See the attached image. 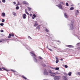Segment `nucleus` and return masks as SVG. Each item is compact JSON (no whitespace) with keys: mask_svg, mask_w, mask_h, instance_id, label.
Listing matches in <instances>:
<instances>
[{"mask_svg":"<svg viewBox=\"0 0 80 80\" xmlns=\"http://www.w3.org/2000/svg\"><path fill=\"white\" fill-rule=\"evenodd\" d=\"M11 36H12V37H14V34H12V35H11Z\"/></svg>","mask_w":80,"mask_h":80,"instance_id":"49","label":"nucleus"},{"mask_svg":"<svg viewBox=\"0 0 80 80\" xmlns=\"http://www.w3.org/2000/svg\"><path fill=\"white\" fill-rule=\"evenodd\" d=\"M49 73H50V74L51 73H52V71H51L50 70H49Z\"/></svg>","mask_w":80,"mask_h":80,"instance_id":"39","label":"nucleus"},{"mask_svg":"<svg viewBox=\"0 0 80 80\" xmlns=\"http://www.w3.org/2000/svg\"><path fill=\"white\" fill-rule=\"evenodd\" d=\"M28 9L29 10V11H30L31 10H32V8H28Z\"/></svg>","mask_w":80,"mask_h":80,"instance_id":"37","label":"nucleus"},{"mask_svg":"<svg viewBox=\"0 0 80 80\" xmlns=\"http://www.w3.org/2000/svg\"><path fill=\"white\" fill-rule=\"evenodd\" d=\"M71 75H72V72H69L68 73V75H69V76H71Z\"/></svg>","mask_w":80,"mask_h":80,"instance_id":"22","label":"nucleus"},{"mask_svg":"<svg viewBox=\"0 0 80 80\" xmlns=\"http://www.w3.org/2000/svg\"><path fill=\"white\" fill-rule=\"evenodd\" d=\"M55 73H51L50 74V75L51 76H52V77H55Z\"/></svg>","mask_w":80,"mask_h":80,"instance_id":"8","label":"nucleus"},{"mask_svg":"<svg viewBox=\"0 0 80 80\" xmlns=\"http://www.w3.org/2000/svg\"><path fill=\"white\" fill-rule=\"evenodd\" d=\"M71 7H72V6H73V5H71Z\"/></svg>","mask_w":80,"mask_h":80,"instance_id":"59","label":"nucleus"},{"mask_svg":"<svg viewBox=\"0 0 80 80\" xmlns=\"http://www.w3.org/2000/svg\"><path fill=\"white\" fill-rule=\"evenodd\" d=\"M77 45L79 47L80 46V42L78 43L77 44Z\"/></svg>","mask_w":80,"mask_h":80,"instance_id":"30","label":"nucleus"},{"mask_svg":"<svg viewBox=\"0 0 80 80\" xmlns=\"http://www.w3.org/2000/svg\"><path fill=\"white\" fill-rule=\"evenodd\" d=\"M79 14V11L78 10H77L76 11L75 14V15H78Z\"/></svg>","mask_w":80,"mask_h":80,"instance_id":"7","label":"nucleus"},{"mask_svg":"<svg viewBox=\"0 0 80 80\" xmlns=\"http://www.w3.org/2000/svg\"><path fill=\"white\" fill-rule=\"evenodd\" d=\"M30 17H32V14H30Z\"/></svg>","mask_w":80,"mask_h":80,"instance_id":"48","label":"nucleus"},{"mask_svg":"<svg viewBox=\"0 0 80 80\" xmlns=\"http://www.w3.org/2000/svg\"><path fill=\"white\" fill-rule=\"evenodd\" d=\"M0 20H1V19H0Z\"/></svg>","mask_w":80,"mask_h":80,"instance_id":"62","label":"nucleus"},{"mask_svg":"<svg viewBox=\"0 0 80 80\" xmlns=\"http://www.w3.org/2000/svg\"><path fill=\"white\" fill-rule=\"evenodd\" d=\"M18 3H19V2L18 1Z\"/></svg>","mask_w":80,"mask_h":80,"instance_id":"57","label":"nucleus"},{"mask_svg":"<svg viewBox=\"0 0 80 80\" xmlns=\"http://www.w3.org/2000/svg\"><path fill=\"white\" fill-rule=\"evenodd\" d=\"M66 46L68 47L69 48H73V47H74L72 45H67Z\"/></svg>","mask_w":80,"mask_h":80,"instance_id":"10","label":"nucleus"},{"mask_svg":"<svg viewBox=\"0 0 80 80\" xmlns=\"http://www.w3.org/2000/svg\"><path fill=\"white\" fill-rule=\"evenodd\" d=\"M18 5H20V4H19V3L18 4Z\"/></svg>","mask_w":80,"mask_h":80,"instance_id":"58","label":"nucleus"},{"mask_svg":"<svg viewBox=\"0 0 80 80\" xmlns=\"http://www.w3.org/2000/svg\"><path fill=\"white\" fill-rule=\"evenodd\" d=\"M46 48H48H48H48V46H47L46 47Z\"/></svg>","mask_w":80,"mask_h":80,"instance_id":"52","label":"nucleus"},{"mask_svg":"<svg viewBox=\"0 0 80 80\" xmlns=\"http://www.w3.org/2000/svg\"><path fill=\"white\" fill-rule=\"evenodd\" d=\"M2 70V68H0V71H1Z\"/></svg>","mask_w":80,"mask_h":80,"instance_id":"50","label":"nucleus"},{"mask_svg":"<svg viewBox=\"0 0 80 80\" xmlns=\"http://www.w3.org/2000/svg\"><path fill=\"white\" fill-rule=\"evenodd\" d=\"M45 31H46V32H49V30H48L47 29H45Z\"/></svg>","mask_w":80,"mask_h":80,"instance_id":"24","label":"nucleus"},{"mask_svg":"<svg viewBox=\"0 0 80 80\" xmlns=\"http://www.w3.org/2000/svg\"><path fill=\"white\" fill-rule=\"evenodd\" d=\"M0 32H3V30H1V31H0Z\"/></svg>","mask_w":80,"mask_h":80,"instance_id":"45","label":"nucleus"},{"mask_svg":"<svg viewBox=\"0 0 80 80\" xmlns=\"http://www.w3.org/2000/svg\"><path fill=\"white\" fill-rule=\"evenodd\" d=\"M38 24L37 23H35L34 25V27H36L37 26H38Z\"/></svg>","mask_w":80,"mask_h":80,"instance_id":"17","label":"nucleus"},{"mask_svg":"<svg viewBox=\"0 0 80 80\" xmlns=\"http://www.w3.org/2000/svg\"><path fill=\"white\" fill-rule=\"evenodd\" d=\"M62 78L64 80H68L67 78V77H65V76H63L62 77Z\"/></svg>","mask_w":80,"mask_h":80,"instance_id":"9","label":"nucleus"},{"mask_svg":"<svg viewBox=\"0 0 80 80\" xmlns=\"http://www.w3.org/2000/svg\"><path fill=\"white\" fill-rule=\"evenodd\" d=\"M2 17H5V13L4 12H2Z\"/></svg>","mask_w":80,"mask_h":80,"instance_id":"13","label":"nucleus"},{"mask_svg":"<svg viewBox=\"0 0 80 80\" xmlns=\"http://www.w3.org/2000/svg\"><path fill=\"white\" fill-rule=\"evenodd\" d=\"M48 49L49 50H50V51H51V52H52V51H53V50H52V49L48 48Z\"/></svg>","mask_w":80,"mask_h":80,"instance_id":"42","label":"nucleus"},{"mask_svg":"<svg viewBox=\"0 0 80 80\" xmlns=\"http://www.w3.org/2000/svg\"><path fill=\"white\" fill-rule=\"evenodd\" d=\"M54 70H59V68H55Z\"/></svg>","mask_w":80,"mask_h":80,"instance_id":"18","label":"nucleus"},{"mask_svg":"<svg viewBox=\"0 0 80 80\" xmlns=\"http://www.w3.org/2000/svg\"><path fill=\"white\" fill-rule=\"evenodd\" d=\"M2 22H5V19H2Z\"/></svg>","mask_w":80,"mask_h":80,"instance_id":"38","label":"nucleus"},{"mask_svg":"<svg viewBox=\"0 0 80 80\" xmlns=\"http://www.w3.org/2000/svg\"><path fill=\"white\" fill-rule=\"evenodd\" d=\"M54 78L55 80H59L60 79V77L59 76H55L54 77Z\"/></svg>","mask_w":80,"mask_h":80,"instance_id":"6","label":"nucleus"},{"mask_svg":"<svg viewBox=\"0 0 80 80\" xmlns=\"http://www.w3.org/2000/svg\"><path fill=\"white\" fill-rule=\"evenodd\" d=\"M12 14L14 16H16V14L15 12H12Z\"/></svg>","mask_w":80,"mask_h":80,"instance_id":"26","label":"nucleus"},{"mask_svg":"<svg viewBox=\"0 0 80 80\" xmlns=\"http://www.w3.org/2000/svg\"><path fill=\"white\" fill-rule=\"evenodd\" d=\"M76 74L77 75H79L80 76V72H78L76 73Z\"/></svg>","mask_w":80,"mask_h":80,"instance_id":"19","label":"nucleus"},{"mask_svg":"<svg viewBox=\"0 0 80 80\" xmlns=\"http://www.w3.org/2000/svg\"><path fill=\"white\" fill-rule=\"evenodd\" d=\"M33 17H32V19H34L36 17V15L35 14H33Z\"/></svg>","mask_w":80,"mask_h":80,"instance_id":"12","label":"nucleus"},{"mask_svg":"<svg viewBox=\"0 0 80 80\" xmlns=\"http://www.w3.org/2000/svg\"><path fill=\"white\" fill-rule=\"evenodd\" d=\"M61 3H62V4H63V2H61Z\"/></svg>","mask_w":80,"mask_h":80,"instance_id":"55","label":"nucleus"},{"mask_svg":"<svg viewBox=\"0 0 80 80\" xmlns=\"http://www.w3.org/2000/svg\"><path fill=\"white\" fill-rule=\"evenodd\" d=\"M40 25H39L37 28V29H38L39 30L40 28Z\"/></svg>","mask_w":80,"mask_h":80,"instance_id":"15","label":"nucleus"},{"mask_svg":"<svg viewBox=\"0 0 80 80\" xmlns=\"http://www.w3.org/2000/svg\"><path fill=\"white\" fill-rule=\"evenodd\" d=\"M2 2H3V3H5L6 1H5V0H2Z\"/></svg>","mask_w":80,"mask_h":80,"instance_id":"32","label":"nucleus"},{"mask_svg":"<svg viewBox=\"0 0 80 80\" xmlns=\"http://www.w3.org/2000/svg\"><path fill=\"white\" fill-rule=\"evenodd\" d=\"M27 18V15L25 14L22 15V18L23 19H25Z\"/></svg>","mask_w":80,"mask_h":80,"instance_id":"5","label":"nucleus"},{"mask_svg":"<svg viewBox=\"0 0 80 80\" xmlns=\"http://www.w3.org/2000/svg\"><path fill=\"white\" fill-rule=\"evenodd\" d=\"M30 53L31 55L33 57V60L34 62H35V63H38V61L37 60V59H36V55H35L34 52L33 51H31Z\"/></svg>","mask_w":80,"mask_h":80,"instance_id":"1","label":"nucleus"},{"mask_svg":"<svg viewBox=\"0 0 80 80\" xmlns=\"http://www.w3.org/2000/svg\"><path fill=\"white\" fill-rule=\"evenodd\" d=\"M54 47V48H56V47Z\"/></svg>","mask_w":80,"mask_h":80,"instance_id":"56","label":"nucleus"},{"mask_svg":"<svg viewBox=\"0 0 80 80\" xmlns=\"http://www.w3.org/2000/svg\"><path fill=\"white\" fill-rule=\"evenodd\" d=\"M25 13H26L28 14V15H29V14L28 13V12H27V11L26 10H25Z\"/></svg>","mask_w":80,"mask_h":80,"instance_id":"33","label":"nucleus"},{"mask_svg":"<svg viewBox=\"0 0 80 80\" xmlns=\"http://www.w3.org/2000/svg\"><path fill=\"white\" fill-rule=\"evenodd\" d=\"M77 49L78 50H80V48H77Z\"/></svg>","mask_w":80,"mask_h":80,"instance_id":"44","label":"nucleus"},{"mask_svg":"<svg viewBox=\"0 0 80 80\" xmlns=\"http://www.w3.org/2000/svg\"><path fill=\"white\" fill-rule=\"evenodd\" d=\"M2 69L3 70H5L6 71H7V72H8V71H9L8 70H7L6 69H5V68H2Z\"/></svg>","mask_w":80,"mask_h":80,"instance_id":"25","label":"nucleus"},{"mask_svg":"<svg viewBox=\"0 0 80 80\" xmlns=\"http://www.w3.org/2000/svg\"><path fill=\"white\" fill-rule=\"evenodd\" d=\"M43 66L44 67H45V66H46V65H45V64H44V65H43Z\"/></svg>","mask_w":80,"mask_h":80,"instance_id":"51","label":"nucleus"},{"mask_svg":"<svg viewBox=\"0 0 80 80\" xmlns=\"http://www.w3.org/2000/svg\"><path fill=\"white\" fill-rule=\"evenodd\" d=\"M55 58H56V60H58V57H57L56 56L55 57Z\"/></svg>","mask_w":80,"mask_h":80,"instance_id":"40","label":"nucleus"},{"mask_svg":"<svg viewBox=\"0 0 80 80\" xmlns=\"http://www.w3.org/2000/svg\"><path fill=\"white\" fill-rule=\"evenodd\" d=\"M28 39H32V38H31V37H30V36H28Z\"/></svg>","mask_w":80,"mask_h":80,"instance_id":"27","label":"nucleus"},{"mask_svg":"<svg viewBox=\"0 0 80 80\" xmlns=\"http://www.w3.org/2000/svg\"><path fill=\"white\" fill-rule=\"evenodd\" d=\"M0 42H2V41H0Z\"/></svg>","mask_w":80,"mask_h":80,"instance_id":"60","label":"nucleus"},{"mask_svg":"<svg viewBox=\"0 0 80 80\" xmlns=\"http://www.w3.org/2000/svg\"><path fill=\"white\" fill-rule=\"evenodd\" d=\"M66 5L67 6H68L69 5H68V2H66Z\"/></svg>","mask_w":80,"mask_h":80,"instance_id":"31","label":"nucleus"},{"mask_svg":"<svg viewBox=\"0 0 80 80\" xmlns=\"http://www.w3.org/2000/svg\"><path fill=\"white\" fill-rule=\"evenodd\" d=\"M0 25L1 26H3V25H4V24H3V23H1Z\"/></svg>","mask_w":80,"mask_h":80,"instance_id":"29","label":"nucleus"},{"mask_svg":"<svg viewBox=\"0 0 80 80\" xmlns=\"http://www.w3.org/2000/svg\"><path fill=\"white\" fill-rule=\"evenodd\" d=\"M26 47H28V45H26Z\"/></svg>","mask_w":80,"mask_h":80,"instance_id":"54","label":"nucleus"},{"mask_svg":"<svg viewBox=\"0 0 80 80\" xmlns=\"http://www.w3.org/2000/svg\"><path fill=\"white\" fill-rule=\"evenodd\" d=\"M13 3H14V5H16V2H14Z\"/></svg>","mask_w":80,"mask_h":80,"instance_id":"46","label":"nucleus"},{"mask_svg":"<svg viewBox=\"0 0 80 80\" xmlns=\"http://www.w3.org/2000/svg\"><path fill=\"white\" fill-rule=\"evenodd\" d=\"M1 3V1H0V3Z\"/></svg>","mask_w":80,"mask_h":80,"instance_id":"61","label":"nucleus"},{"mask_svg":"<svg viewBox=\"0 0 80 80\" xmlns=\"http://www.w3.org/2000/svg\"><path fill=\"white\" fill-rule=\"evenodd\" d=\"M9 36L8 37V38H11V36H12V34L10 33L9 34Z\"/></svg>","mask_w":80,"mask_h":80,"instance_id":"14","label":"nucleus"},{"mask_svg":"<svg viewBox=\"0 0 80 80\" xmlns=\"http://www.w3.org/2000/svg\"><path fill=\"white\" fill-rule=\"evenodd\" d=\"M23 3H24V4H28L27 2H26L25 1H23Z\"/></svg>","mask_w":80,"mask_h":80,"instance_id":"16","label":"nucleus"},{"mask_svg":"<svg viewBox=\"0 0 80 80\" xmlns=\"http://www.w3.org/2000/svg\"><path fill=\"white\" fill-rule=\"evenodd\" d=\"M58 62H59V61L57 60L56 61V63H57Z\"/></svg>","mask_w":80,"mask_h":80,"instance_id":"41","label":"nucleus"},{"mask_svg":"<svg viewBox=\"0 0 80 80\" xmlns=\"http://www.w3.org/2000/svg\"><path fill=\"white\" fill-rule=\"evenodd\" d=\"M39 58V59H42V57L40 56H39L38 57Z\"/></svg>","mask_w":80,"mask_h":80,"instance_id":"43","label":"nucleus"},{"mask_svg":"<svg viewBox=\"0 0 80 80\" xmlns=\"http://www.w3.org/2000/svg\"><path fill=\"white\" fill-rule=\"evenodd\" d=\"M61 61H63V59H61Z\"/></svg>","mask_w":80,"mask_h":80,"instance_id":"53","label":"nucleus"},{"mask_svg":"<svg viewBox=\"0 0 80 80\" xmlns=\"http://www.w3.org/2000/svg\"><path fill=\"white\" fill-rule=\"evenodd\" d=\"M16 10H18V9H19V7H18V6L16 7Z\"/></svg>","mask_w":80,"mask_h":80,"instance_id":"28","label":"nucleus"},{"mask_svg":"<svg viewBox=\"0 0 80 80\" xmlns=\"http://www.w3.org/2000/svg\"><path fill=\"white\" fill-rule=\"evenodd\" d=\"M11 71H12V72H16V71H15V70H11Z\"/></svg>","mask_w":80,"mask_h":80,"instance_id":"47","label":"nucleus"},{"mask_svg":"<svg viewBox=\"0 0 80 80\" xmlns=\"http://www.w3.org/2000/svg\"><path fill=\"white\" fill-rule=\"evenodd\" d=\"M36 22H37V21H36Z\"/></svg>","mask_w":80,"mask_h":80,"instance_id":"63","label":"nucleus"},{"mask_svg":"<svg viewBox=\"0 0 80 80\" xmlns=\"http://www.w3.org/2000/svg\"><path fill=\"white\" fill-rule=\"evenodd\" d=\"M56 6H57V7H59V8H60V9H61V10H63V8H62V6L61 5V4L59 5V6L56 5Z\"/></svg>","mask_w":80,"mask_h":80,"instance_id":"4","label":"nucleus"},{"mask_svg":"<svg viewBox=\"0 0 80 80\" xmlns=\"http://www.w3.org/2000/svg\"><path fill=\"white\" fill-rule=\"evenodd\" d=\"M50 68H52V69H53V70L55 69V68H53V67H50Z\"/></svg>","mask_w":80,"mask_h":80,"instance_id":"36","label":"nucleus"},{"mask_svg":"<svg viewBox=\"0 0 80 80\" xmlns=\"http://www.w3.org/2000/svg\"><path fill=\"white\" fill-rule=\"evenodd\" d=\"M55 75H58L60 74V73H58V72H55Z\"/></svg>","mask_w":80,"mask_h":80,"instance_id":"21","label":"nucleus"},{"mask_svg":"<svg viewBox=\"0 0 80 80\" xmlns=\"http://www.w3.org/2000/svg\"><path fill=\"white\" fill-rule=\"evenodd\" d=\"M70 10H74V8L73 7H71L70 8Z\"/></svg>","mask_w":80,"mask_h":80,"instance_id":"23","label":"nucleus"},{"mask_svg":"<svg viewBox=\"0 0 80 80\" xmlns=\"http://www.w3.org/2000/svg\"><path fill=\"white\" fill-rule=\"evenodd\" d=\"M64 75H65L66 76H67L68 75V74H67V73H64Z\"/></svg>","mask_w":80,"mask_h":80,"instance_id":"35","label":"nucleus"},{"mask_svg":"<svg viewBox=\"0 0 80 80\" xmlns=\"http://www.w3.org/2000/svg\"><path fill=\"white\" fill-rule=\"evenodd\" d=\"M64 67H65L66 68H68V66H67V65H65L64 66Z\"/></svg>","mask_w":80,"mask_h":80,"instance_id":"34","label":"nucleus"},{"mask_svg":"<svg viewBox=\"0 0 80 80\" xmlns=\"http://www.w3.org/2000/svg\"><path fill=\"white\" fill-rule=\"evenodd\" d=\"M22 77L24 78V79H25V80H27V78H25V77L24 76H22Z\"/></svg>","mask_w":80,"mask_h":80,"instance_id":"20","label":"nucleus"},{"mask_svg":"<svg viewBox=\"0 0 80 80\" xmlns=\"http://www.w3.org/2000/svg\"><path fill=\"white\" fill-rule=\"evenodd\" d=\"M73 21H71V23L68 25L69 30H72L74 29V26H73Z\"/></svg>","mask_w":80,"mask_h":80,"instance_id":"2","label":"nucleus"},{"mask_svg":"<svg viewBox=\"0 0 80 80\" xmlns=\"http://www.w3.org/2000/svg\"><path fill=\"white\" fill-rule=\"evenodd\" d=\"M64 15L65 18H68V16L67 15V14L66 13H64Z\"/></svg>","mask_w":80,"mask_h":80,"instance_id":"11","label":"nucleus"},{"mask_svg":"<svg viewBox=\"0 0 80 80\" xmlns=\"http://www.w3.org/2000/svg\"><path fill=\"white\" fill-rule=\"evenodd\" d=\"M43 74L44 75H48V72H47V70L46 69L44 70Z\"/></svg>","mask_w":80,"mask_h":80,"instance_id":"3","label":"nucleus"}]
</instances>
